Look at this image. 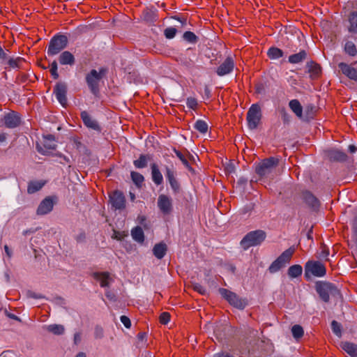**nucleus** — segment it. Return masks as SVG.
<instances>
[{
    "label": "nucleus",
    "mask_w": 357,
    "mask_h": 357,
    "mask_svg": "<svg viewBox=\"0 0 357 357\" xmlns=\"http://www.w3.org/2000/svg\"><path fill=\"white\" fill-rule=\"evenodd\" d=\"M165 176L167 181H169V185L174 192H178L180 190V184L178 182L177 179L176 178L175 173L174 171L173 170V168H171L167 166L165 167Z\"/></svg>",
    "instance_id": "15"
},
{
    "label": "nucleus",
    "mask_w": 357,
    "mask_h": 357,
    "mask_svg": "<svg viewBox=\"0 0 357 357\" xmlns=\"http://www.w3.org/2000/svg\"><path fill=\"white\" fill-rule=\"evenodd\" d=\"M107 70L101 68L99 71L91 70L86 76V82L91 92L96 95L99 91V82L102 77L106 74Z\"/></svg>",
    "instance_id": "3"
},
{
    "label": "nucleus",
    "mask_w": 357,
    "mask_h": 357,
    "mask_svg": "<svg viewBox=\"0 0 357 357\" xmlns=\"http://www.w3.org/2000/svg\"><path fill=\"white\" fill-rule=\"evenodd\" d=\"M278 158L270 157L256 165L255 172L261 177L268 176L279 164Z\"/></svg>",
    "instance_id": "2"
},
{
    "label": "nucleus",
    "mask_w": 357,
    "mask_h": 357,
    "mask_svg": "<svg viewBox=\"0 0 357 357\" xmlns=\"http://www.w3.org/2000/svg\"><path fill=\"white\" fill-rule=\"evenodd\" d=\"M327 155L330 160L335 161H344L347 158V155L338 149L329 150Z\"/></svg>",
    "instance_id": "22"
},
{
    "label": "nucleus",
    "mask_w": 357,
    "mask_h": 357,
    "mask_svg": "<svg viewBox=\"0 0 357 357\" xmlns=\"http://www.w3.org/2000/svg\"><path fill=\"white\" fill-rule=\"evenodd\" d=\"M120 320L126 328H129L130 327L131 322H130V319L128 317H126L125 315H122L120 317Z\"/></svg>",
    "instance_id": "50"
},
{
    "label": "nucleus",
    "mask_w": 357,
    "mask_h": 357,
    "mask_svg": "<svg viewBox=\"0 0 357 357\" xmlns=\"http://www.w3.org/2000/svg\"><path fill=\"white\" fill-rule=\"evenodd\" d=\"M181 63L185 65V66L187 67H190L192 66L193 64V62L192 60L190 59H188L187 58H185L184 59H183L182 57H181Z\"/></svg>",
    "instance_id": "54"
},
{
    "label": "nucleus",
    "mask_w": 357,
    "mask_h": 357,
    "mask_svg": "<svg viewBox=\"0 0 357 357\" xmlns=\"http://www.w3.org/2000/svg\"><path fill=\"white\" fill-rule=\"evenodd\" d=\"M68 44V38L64 35L54 36L50 43L47 50L48 56H54L65 49Z\"/></svg>",
    "instance_id": "5"
},
{
    "label": "nucleus",
    "mask_w": 357,
    "mask_h": 357,
    "mask_svg": "<svg viewBox=\"0 0 357 357\" xmlns=\"http://www.w3.org/2000/svg\"><path fill=\"white\" fill-rule=\"evenodd\" d=\"M54 203L50 197L43 199L37 208V214L45 215L50 213L53 208Z\"/></svg>",
    "instance_id": "18"
},
{
    "label": "nucleus",
    "mask_w": 357,
    "mask_h": 357,
    "mask_svg": "<svg viewBox=\"0 0 357 357\" xmlns=\"http://www.w3.org/2000/svg\"><path fill=\"white\" fill-rule=\"evenodd\" d=\"M176 31H177V30L176 28L168 27V28L165 29V30L164 31V34L167 38L172 39L176 36Z\"/></svg>",
    "instance_id": "44"
},
{
    "label": "nucleus",
    "mask_w": 357,
    "mask_h": 357,
    "mask_svg": "<svg viewBox=\"0 0 357 357\" xmlns=\"http://www.w3.org/2000/svg\"><path fill=\"white\" fill-rule=\"evenodd\" d=\"M159 319L161 324H167L170 320V314L167 312H162Z\"/></svg>",
    "instance_id": "48"
},
{
    "label": "nucleus",
    "mask_w": 357,
    "mask_h": 357,
    "mask_svg": "<svg viewBox=\"0 0 357 357\" xmlns=\"http://www.w3.org/2000/svg\"><path fill=\"white\" fill-rule=\"evenodd\" d=\"M102 335H103L102 329L100 328H97L96 329V332H95L96 338H101V337H102Z\"/></svg>",
    "instance_id": "56"
},
{
    "label": "nucleus",
    "mask_w": 357,
    "mask_h": 357,
    "mask_svg": "<svg viewBox=\"0 0 357 357\" xmlns=\"http://www.w3.org/2000/svg\"><path fill=\"white\" fill-rule=\"evenodd\" d=\"M310 70H312L315 75H318L321 72V67L318 64L312 63L310 66Z\"/></svg>",
    "instance_id": "51"
},
{
    "label": "nucleus",
    "mask_w": 357,
    "mask_h": 357,
    "mask_svg": "<svg viewBox=\"0 0 357 357\" xmlns=\"http://www.w3.org/2000/svg\"><path fill=\"white\" fill-rule=\"evenodd\" d=\"M59 61L61 65L72 66L75 63V60L73 54L71 52L68 51H64L60 54Z\"/></svg>",
    "instance_id": "21"
},
{
    "label": "nucleus",
    "mask_w": 357,
    "mask_h": 357,
    "mask_svg": "<svg viewBox=\"0 0 357 357\" xmlns=\"http://www.w3.org/2000/svg\"><path fill=\"white\" fill-rule=\"evenodd\" d=\"M307 53L305 50H302L297 54H292L289 56V62L291 63H298L305 59Z\"/></svg>",
    "instance_id": "31"
},
{
    "label": "nucleus",
    "mask_w": 357,
    "mask_h": 357,
    "mask_svg": "<svg viewBox=\"0 0 357 357\" xmlns=\"http://www.w3.org/2000/svg\"><path fill=\"white\" fill-rule=\"evenodd\" d=\"M356 147L354 146V145H349V151L351 152V153H354L356 152Z\"/></svg>",
    "instance_id": "63"
},
{
    "label": "nucleus",
    "mask_w": 357,
    "mask_h": 357,
    "mask_svg": "<svg viewBox=\"0 0 357 357\" xmlns=\"http://www.w3.org/2000/svg\"><path fill=\"white\" fill-rule=\"evenodd\" d=\"M26 296L28 298H36V299H39V298H43V296L40 294H36L33 291H28L26 292Z\"/></svg>",
    "instance_id": "52"
},
{
    "label": "nucleus",
    "mask_w": 357,
    "mask_h": 357,
    "mask_svg": "<svg viewBox=\"0 0 357 357\" xmlns=\"http://www.w3.org/2000/svg\"><path fill=\"white\" fill-rule=\"evenodd\" d=\"M167 252V245L164 243L155 244L153 248V253L154 256L160 259L164 257Z\"/></svg>",
    "instance_id": "24"
},
{
    "label": "nucleus",
    "mask_w": 357,
    "mask_h": 357,
    "mask_svg": "<svg viewBox=\"0 0 357 357\" xmlns=\"http://www.w3.org/2000/svg\"><path fill=\"white\" fill-rule=\"evenodd\" d=\"M131 236L132 238L138 243H143L144 241V231L139 226L135 227L131 230Z\"/></svg>",
    "instance_id": "29"
},
{
    "label": "nucleus",
    "mask_w": 357,
    "mask_h": 357,
    "mask_svg": "<svg viewBox=\"0 0 357 357\" xmlns=\"http://www.w3.org/2000/svg\"><path fill=\"white\" fill-rule=\"evenodd\" d=\"M183 39L190 43H196L197 42V36L191 31H185L183 36Z\"/></svg>",
    "instance_id": "41"
},
{
    "label": "nucleus",
    "mask_w": 357,
    "mask_h": 357,
    "mask_svg": "<svg viewBox=\"0 0 357 357\" xmlns=\"http://www.w3.org/2000/svg\"><path fill=\"white\" fill-rule=\"evenodd\" d=\"M43 145V147L37 144L36 148L38 151L43 155L47 154L48 150H54L56 147L54 137L52 135L44 137Z\"/></svg>",
    "instance_id": "11"
},
{
    "label": "nucleus",
    "mask_w": 357,
    "mask_h": 357,
    "mask_svg": "<svg viewBox=\"0 0 357 357\" xmlns=\"http://www.w3.org/2000/svg\"><path fill=\"white\" fill-rule=\"evenodd\" d=\"M94 278L100 282V284L102 287H106L109 286L111 279L108 273H94Z\"/></svg>",
    "instance_id": "25"
},
{
    "label": "nucleus",
    "mask_w": 357,
    "mask_h": 357,
    "mask_svg": "<svg viewBox=\"0 0 357 357\" xmlns=\"http://www.w3.org/2000/svg\"><path fill=\"white\" fill-rule=\"evenodd\" d=\"M306 116L303 118L305 120L312 119L315 113V107L312 105H308L305 109Z\"/></svg>",
    "instance_id": "43"
},
{
    "label": "nucleus",
    "mask_w": 357,
    "mask_h": 357,
    "mask_svg": "<svg viewBox=\"0 0 357 357\" xmlns=\"http://www.w3.org/2000/svg\"><path fill=\"white\" fill-rule=\"evenodd\" d=\"M289 108L291 111L299 118L303 119V107L300 102L294 99L291 100L289 103Z\"/></svg>",
    "instance_id": "23"
},
{
    "label": "nucleus",
    "mask_w": 357,
    "mask_h": 357,
    "mask_svg": "<svg viewBox=\"0 0 357 357\" xmlns=\"http://www.w3.org/2000/svg\"><path fill=\"white\" fill-rule=\"evenodd\" d=\"M234 67V63L231 57H227L222 63L218 66L216 73L219 76H224L230 73Z\"/></svg>",
    "instance_id": "16"
},
{
    "label": "nucleus",
    "mask_w": 357,
    "mask_h": 357,
    "mask_svg": "<svg viewBox=\"0 0 357 357\" xmlns=\"http://www.w3.org/2000/svg\"><path fill=\"white\" fill-rule=\"evenodd\" d=\"M267 54L271 59H278L283 56V52L278 47H271Z\"/></svg>",
    "instance_id": "39"
},
{
    "label": "nucleus",
    "mask_w": 357,
    "mask_h": 357,
    "mask_svg": "<svg viewBox=\"0 0 357 357\" xmlns=\"http://www.w3.org/2000/svg\"><path fill=\"white\" fill-rule=\"evenodd\" d=\"M112 238L120 241L122 239L123 236L119 232L114 231L112 235Z\"/></svg>",
    "instance_id": "58"
},
{
    "label": "nucleus",
    "mask_w": 357,
    "mask_h": 357,
    "mask_svg": "<svg viewBox=\"0 0 357 357\" xmlns=\"http://www.w3.org/2000/svg\"><path fill=\"white\" fill-rule=\"evenodd\" d=\"M137 220L140 224L143 225L144 222L146 221V217L144 215H139L137 217Z\"/></svg>",
    "instance_id": "61"
},
{
    "label": "nucleus",
    "mask_w": 357,
    "mask_h": 357,
    "mask_svg": "<svg viewBox=\"0 0 357 357\" xmlns=\"http://www.w3.org/2000/svg\"><path fill=\"white\" fill-rule=\"evenodd\" d=\"M80 116L85 126L89 129L100 132L101 129L99 124L86 111L82 112Z\"/></svg>",
    "instance_id": "14"
},
{
    "label": "nucleus",
    "mask_w": 357,
    "mask_h": 357,
    "mask_svg": "<svg viewBox=\"0 0 357 357\" xmlns=\"http://www.w3.org/2000/svg\"><path fill=\"white\" fill-rule=\"evenodd\" d=\"M342 349L351 357L357 356V345L350 342H342L341 345Z\"/></svg>",
    "instance_id": "27"
},
{
    "label": "nucleus",
    "mask_w": 357,
    "mask_h": 357,
    "mask_svg": "<svg viewBox=\"0 0 357 357\" xmlns=\"http://www.w3.org/2000/svg\"><path fill=\"white\" fill-rule=\"evenodd\" d=\"M45 329L54 335H62L64 331L65 328L63 325L61 324H50L45 326Z\"/></svg>",
    "instance_id": "32"
},
{
    "label": "nucleus",
    "mask_w": 357,
    "mask_h": 357,
    "mask_svg": "<svg viewBox=\"0 0 357 357\" xmlns=\"http://www.w3.org/2000/svg\"><path fill=\"white\" fill-rule=\"evenodd\" d=\"M291 333L293 337L298 340L303 337L304 334V331L300 325H294L291 328Z\"/></svg>",
    "instance_id": "40"
},
{
    "label": "nucleus",
    "mask_w": 357,
    "mask_h": 357,
    "mask_svg": "<svg viewBox=\"0 0 357 357\" xmlns=\"http://www.w3.org/2000/svg\"><path fill=\"white\" fill-rule=\"evenodd\" d=\"M151 169L153 182L157 185H161L163 183V177L158 165L156 163H152Z\"/></svg>",
    "instance_id": "19"
},
{
    "label": "nucleus",
    "mask_w": 357,
    "mask_h": 357,
    "mask_svg": "<svg viewBox=\"0 0 357 357\" xmlns=\"http://www.w3.org/2000/svg\"><path fill=\"white\" fill-rule=\"evenodd\" d=\"M75 357H86L84 352H79Z\"/></svg>",
    "instance_id": "64"
},
{
    "label": "nucleus",
    "mask_w": 357,
    "mask_h": 357,
    "mask_svg": "<svg viewBox=\"0 0 357 357\" xmlns=\"http://www.w3.org/2000/svg\"><path fill=\"white\" fill-rule=\"evenodd\" d=\"M303 268L301 265L296 264L290 266L288 269V275L290 278H294L301 275Z\"/></svg>",
    "instance_id": "33"
},
{
    "label": "nucleus",
    "mask_w": 357,
    "mask_h": 357,
    "mask_svg": "<svg viewBox=\"0 0 357 357\" xmlns=\"http://www.w3.org/2000/svg\"><path fill=\"white\" fill-rule=\"evenodd\" d=\"M66 92L67 88L66 84L63 83H58L54 89V93L55 94L57 100L63 106L67 103Z\"/></svg>",
    "instance_id": "13"
},
{
    "label": "nucleus",
    "mask_w": 357,
    "mask_h": 357,
    "mask_svg": "<svg viewBox=\"0 0 357 357\" xmlns=\"http://www.w3.org/2000/svg\"><path fill=\"white\" fill-rule=\"evenodd\" d=\"M338 68L342 73L349 79L357 82V68L352 65L344 62L338 63Z\"/></svg>",
    "instance_id": "12"
},
{
    "label": "nucleus",
    "mask_w": 357,
    "mask_h": 357,
    "mask_svg": "<svg viewBox=\"0 0 357 357\" xmlns=\"http://www.w3.org/2000/svg\"><path fill=\"white\" fill-rule=\"evenodd\" d=\"M261 119V108L257 104H253L247 113L248 126L250 129L257 128Z\"/></svg>",
    "instance_id": "8"
},
{
    "label": "nucleus",
    "mask_w": 357,
    "mask_h": 357,
    "mask_svg": "<svg viewBox=\"0 0 357 357\" xmlns=\"http://www.w3.org/2000/svg\"><path fill=\"white\" fill-rule=\"evenodd\" d=\"M4 250H5V252L7 254V255L10 257H11V255H12V252L10 250L8 246L7 245H4Z\"/></svg>",
    "instance_id": "62"
},
{
    "label": "nucleus",
    "mask_w": 357,
    "mask_h": 357,
    "mask_svg": "<svg viewBox=\"0 0 357 357\" xmlns=\"http://www.w3.org/2000/svg\"><path fill=\"white\" fill-rule=\"evenodd\" d=\"M109 200L112 208L116 210H121L126 207V199L120 191H114L109 195Z\"/></svg>",
    "instance_id": "10"
},
{
    "label": "nucleus",
    "mask_w": 357,
    "mask_h": 357,
    "mask_svg": "<svg viewBox=\"0 0 357 357\" xmlns=\"http://www.w3.org/2000/svg\"><path fill=\"white\" fill-rule=\"evenodd\" d=\"M328 255H329L328 248H327L326 247H323L322 250L320 253V257L325 258V257H327L328 256Z\"/></svg>",
    "instance_id": "55"
},
{
    "label": "nucleus",
    "mask_w": 357,
    "mask_h": 357,
    "mask_svg": "<svg viewBox=\"0 0 357 357\" xmlns=\"http://www.w3.org/2000/svg\"><path fill=\"white\" fill-rule=\"evenodd\" d=\"M158 207L164 215H169L173 210L172 199L170 197L162 194L158 196L157 202Z\"/></svg>",
    "instance_id": "9"
},
{
    "label": "nucleus",
    "mask_w": 357,
    "mask_h": 357,
    "mask_svg": "<svg viewBox=\"0 0 357 357\" xmlns=\"http://www.w3.org/2000/svg\"><path fill=\"white\" fill-rule=\"evenodd\" d=\"M4 122L6 127L13 128L20 125V117L17 113L12 112L5 115Z\"/></svg>",
    "instance_id": "17"
},
{
    "label": "nucleus",
    "mask_w": 357,
    "mask_h": 357,
    "mask_svg": "<svg viewBox=\"0 0 357 357\" xmlns=\"http://www.w3.org/2000/svg\"><path fill=\"white\" fill-rule=\"evenodd\" d=\"M6 60H7V63L9 67L12 68H20L23 63L25 61V60L20 56L15 58L8 56Z\"/></svg>",
    "instance_id": "28"
},
{
    "label": "nucleus",
    "mask_w": 357,
    "mask_h": 357,
    "mask_svg": "<svg viewBox=\"0 0 357 357\" xmlns=\"http://www.w3.org/2000/svg\"><path fill=\"white\" fill-rule=\"evenodd\" d=\"M174 153L176 155V156L181 160V161L182 162V163L186 167H190V165H189V162L188 161V160L185 158V157L178 150L176 149H174Z\"/></svg>",
    "instance_id": "47"
},
{
    "label": "nucleus",
    "mask_w": 357,
    "mask_h": 357,
    "mask_svg": "<svg viewBox=\"0 0 357 357\" xmlns=\"http://www.w3.org/2000/svg\"><path fill=\"white\" fill-rule=\"evenodd\" d=\"M193 289L202 295H205L206 294V288L199 283H195L192 284Z\"/></svg>",
    "instance_id": "46"
},
{
    "label": "nucleus",
    "mask_w": 357,
    "mask_h": 357,
    "mask_svg": "<svg viewBox=\"0 0 357 357\" xmlns=\"http://www.w3.org/2000/svg\"><path fill=\"white\" fill-rule=\"evenodd\" d=\"M305 275L306 277H309L310 275L315 277H323L326 273V269L325 266L320 261H309L306 263Z\"/></svg>",
    "instance_id": "7"
},
{
    "label": "nucleus",
    "mask_w": 357,
    "mask_h": 357,
    "mask_svg": "<svg viewBox=\"0 0 357 357\" xmlns=\"http://www.w3.org/2000/svg\"><path fill=\"white\" fill-rule=\"evenodd\" d=\"M105 295L109 300H113L114 298V295L109 291H107Z\"/></svg>",
    "instance_id": "59"
},
{
    "label": "nucleus",
    "mask_w": 357,
    "mask_h": 357,
    "mask_svg": "<svg viewBox=\"0 0 357 357\" xmlns=\"http://www.w3.org/2000/svg\"><path fill=\"white\" fill-rule=\"evenodd\" d=\"M349 32L357 33V13H352L349 18Z\"/></svg>",
    "instance_id": "34"
},
{
    "label": "nucleus",
    "mask_w": 357,
    "mask_h": 357,
    "mask_svg": "<svg viewBox=\"0 0 357 357\" xmlns=\"http://www.w3.org/2000/svg\"><path fill=\"white\" fill-rule=\"evenodd\" d=\"M81 340H82V334H81V333L78 332V333H75L74 339H73L75 344H79Z\"/></svg>",
    "instance_id": "53"
},
{
    "label": "nucleus",
    "mask_w": 357,
    "mask_h": 357,
    "mask_svg": "<svg viewBox=\"0 0 357 357\" xmlns=\"http://www.w3.org/2000/svg\"><path fill=\"white\" fill-rule=\"evenodd\" d=\"M130 176L133 183L137 187H141L144 181V177L143 176V175L137 172H131Z\"/></svg>",
    "instance_id": "38"
},
{
    "label": "nucleus",
    "mask_w": 357,
    "mask_h": 357,
    "mask_svg": "<svg viewBox=\"0 0 357 357\" xmlns=\"http://www.w3.org/2000/svg\"><path fill=\"white\" fill-rule=\"evenodd\" d=\"M219 292L224 298L235 307L242 310L246 307L247 301L239 298L235 293L224 288L220 289Z\"/></svg>",
    "instance_id": "6"
},
{
    "label": "nucleus",
    "mask_w": 357,
    "mask_h": 357,
    "mask_svg": "<svg viewBox=\"0 0 357 357\" xmlns=\"http://www.w3.org/2000/svg\"><path fill=\"white\" fill-rule=\"evenodd\" d=\"M295 252V248L290 247L284 250L269 266L268 271L274 273L280 271L282 268L286 266L289 263L293 255Z\"/></svg>",
    "instance_id": "4"
},
{
    "label": "nucleus",
    "mask_w": 357,
    "mask_h": 357,
    "mask_svg": "<svg viewBox=\"0 0 357 357\" xmlns=\"http://www.w3.org/2000/svg\"><path fill=\"white\" fill-rule=\"evenodd\" d=\"M331 284H324L317 286V291L324 302L329 301V291L331 289Z\"/></svg>",
    "instance_id": "20"
},
{
    "label": "nucleus",
    "mask_w": 357,
    "mask_h": 357,
    "mask_svg": "<svg viewBox=\"0 0 357 357\" xmlns=\"http://www.w3.org/2000/svg\"><path fill=\"white\" fill-rule=\"evenodd\" d=\"M266 233L263 230H255L248 233L241 241V246L246 250L250 247L260 245L266 238Z\"/></svg>",
    "instance_id": "1"
},
{
    "label": "nucleus",
    "mask_w": 357,
    "mask_h": 357,
    "mask_svg": "<svg viewBox=\"0 0 357 357\" xmlns=\"http://www.w3.org/2000/svg\"><path fill=\"white\" fill-rule=\"evenodd\" d=\"M57 69H58L57 63H56V61H54L51 63V68H50V73H51L52 76L55 79H58V77H59V74H58V72H57Z\"/></svg>",
    "instance_id": "45"
},
{
    "label": "nucleus",
    "mask_w": 357,
    "mask_h": 357,
    "mask_svg": "<svg viewBox=\"0 0 357 357\" xmlns=\"http://www.w3.org/2000/svg\"><path fill=\"white\" fill-rule=\"evenodd\" d=\"M6 140V134L0 132V143L4 142Z\"/></svg>",
    "instance_id": "60"
},
{
    "label": "nucleus",
    "mask_w": 357,
    "mask_h": 357,
    "mask_svg": "<svg viewBox=\"0 0 357 357\" xmlns=\"http://www.w3.org/2000/svg\"><path fill=\"white\" fill-rule=\"evenodd\" d=\"M186 104L189 108L195 109L197 106V101L195 98L190 97L187 99Z\"/></svg>",
    "instance_id": "49"
},
{
    "label": "nucleus",
    "mask_w": 357,
    "mask_h": 357,
    "mask_svg": "<svg viewBox=\"0 0 357 357\" xmlns=\"http://www.w3.org/2000/svg\"><path fill=\"white\" fill-rule=\"evenodd\" d=\"M344 50L345 53L351 56H354L357 54L356 47L351 41H347L345 43Z\"/></svg>",
    "instance_id": "37"
},
{
    "label": "nucleus",
    "mask_w": 357,
    "mask_h": 357,
    "mask_svg": "<svg viewBox=\"0 0 357 357\" xmlns=\"http://www.w3.org/2000/svg\"><path fill=\"white\" fill-rule=\"evenodd\" d=\"M305 202L310 206L317 208L319 206L318 199L310 192H305L303 195Z\"/></svg>",
    "instance_id": "26"
},
{
    "label": "nucleus",
    "mask_w": 357,
    "mask_h": 357,
    "mask_svg": "<svg viewBox=\"0 0 357 357\" xmlns=\"http://www.w3.org/2000/svg\"><path fill=\"white\" fill-rule=\"evenodd\" d=\"M149 160V155L141 154L137 160H134L133 164L136 168L142 169L147 166Z\"/></svg>",
    "instance_id": "30"
},
{
    "label": "nucleus",
    "mask_w": 357,
    "mask_h": 357,
    "mask_svg": "<svg viewBox=\"0 0 357 357\" xmlns=\"http://www.w3.org/2000/svg\"><path fill=\"white\" fill-rule=\"evenodd\" d=\"M331 328H332L333 333H335L338 337H341V335H342L341 326L337 321H332Z\"/></svg>",
    "instance_id": "42"
},
{
    "label": "nucleus",
    "mask_w": 357,
    "mask_h": 357,
    "mask_svg": "<svg viewBox=\"0 0 357 357\" xmlns=\"http://www.w3.org/2000/svg\"><path fill=\"white\" fill-rule=\"evenodd\" d=\"M8 58V55L5 50L0 46V59L4 61Z\"/></svg>",
    "instance_id": "57"
},
{
    "label": "nucleus",
    "mask_w": 357,
    "mask_h": 357,
    "mask_svg": "<svg viewBox=\"0 0 357 357\" xmlns=\"http://www.w3.org/2000/svg\"><path fill=\"white\" fill-rule=\"evenodd\" d=\"M194 128L200 133L205 134L208 131V126L205 121L199 119L195 123Z\"/></svg>",
    "instance_id": "35"
},
{
    "label": "nucleus",
    "mask_w": 357,
    "mask_h": 357,
    "mask_svg": "<svg viewBox=\"0 0 357 357\" xmlns=\"http://www.w3.org/2000/svg\"><path fill=\"white\" fill-rule=\"evenodd\" d=\"M44 183L41 181H32L30 182L28 185L27 192L29 194L35 193L36 192L40 190L43 186L44 185Z\"/></svg>",
    "instance_id": "36"
}]
</instances>
